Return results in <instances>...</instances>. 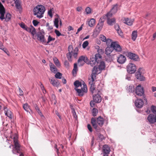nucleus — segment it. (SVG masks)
<instances>
[{
	"instance_id": "31",
	"label": "nucleus",
	"mask_w": 156,
	"mask_h": 156,
	"mask_svg": "<svg viewBox=\"0 0 156 156\" xmlns=\"http://www.w3.org/2000/svg\"><path fill=\"white\" fill-rule=\"evenodd\" d=\"M96 49H97V51L98 53L97 54H99L100 56V59H101V55L102 54L104 53V50L103 49H100V47L99 46H96Z\"/></svg>"
},
{
	"instance_id": "33",
	"label": "nucleus",
	"mask_w": 156,
	"mask_h": 156,
	"mask_svg": "<svg viewBox=\"0 0 156 156\" xmlns=\"http://www.w3.org/2000/svg\"><path fill=\"white\" fill-rule=\"evenodd\" d=\"M95 20L94 19H91L88 22V25L90 27H92L94 26Z\"/></svg>"
},
{
	"instance_id": "57",
	"label": "nucleus",
	"mask_w": 156,
	"mask_h": 156,
	"mask_svg": "<svg viewBox=\"0 0 156 156\" xmlns=\"http://www.w3.org/2000/svg\"><path fill=\"white\" fill-rule=\"evenodd\" d=\"M112 40L109 38L107 39L106 40V41L105 42H106V43L107 45H108L110 44V43H112Z\"/></svg>"
},
{
	"instance_id": "62",
	"label": "nucleus",
	"mask_w": 156,
	"mask_h": 156,
	"mask_svg": "<svg viewBox=\"0 0 156 156\" xmlns=\"http://www.w3.org/2000/svg\"><path fill=\"white\" fill-rule=\"evenodd\" d=\"M114 27L115 29L116 30V31L120 29L119 25L118 24H115V25Z\"/></svg>"
},
{
	"instance_id": "2",
	"label": "nucleus",
	"mask_w": 156,
	"mask_h": 156,
	"mask_svg": "<svg viewBox=\"0 0 156 156\" xmlns=\"http://www.w3.org/2000/svg\"><path fill=\"white\" fill-rule=\"evenodd\" d=\"M104 121V119L101 116H99L97 118H91V123L97 132H99L100 131L101 127L103 125Z\"/></svg>"
},
{
	"instance_id": "59",
	"label": "nucleus",
	"mask_w": 156,
	"mask_h": 156,
	"mask_svg": "<svg viewBox=\"0 0 156 156\" xmlns=\"http://www.w3.org/2000/svg\"><path fill=\"white\" fill-rule=\"evenodd\" d=\"M20 26L21 28H22L23 29L25 30L26 28V27H27V26L25 25V24L23 23H21L20 25Z\"/></svg>"
},
{
	"instance_id": "18",
	"label": "nucleus",
	"mask_w": 156,
	"mask_h": 156,
	"mask_svg": "<svg viewBox=\"0 0 156 156\" xmlns=\"http://www.w3.org/2000/svg\"><path fill=\"white\" fill-rule=\"evenodd\" d=\"M135 104L136 107L141 108L143 106L144 102L142 99H138L135 101Z\"/></svg>"
},
{
	"instance_id": "19",
	"label": "nucleus",
	"mask_w": 156,
	"mask_h": 156,
	"mask_svg": "<svg viewBox=\"0 0 156 156\" xmlns=\"http://www.w3.org/2000/svg\"><path fill=\"white\" fill-rule=\"evenodd\" d=\"M101 60L99 55L96 54L95 56H93L91 57L90 61H97V63H98L99 61H100Z\"/></svg>"
},
{
	"instance_id": "64",
	"label": "nucleus",
	"mask_w": 156,
	"mask_h": 156,
	"mask_svg": "<svg viewBox=\"0 0 156 156\" xmlns=\"http://www.w3.org/2000/svg\"><path fill=\"white\" fill-rule=\"evenodd\" d=\"M117 33H118L119 34V35L120 36L122 35V32L120 29L117 30Z\"/></svg>"
},
{
	"instance_id": "8",
	"label": "nucleus",
	"mask_w": 156,
	"mask_h": 156,
	"mask_svg": "<svg viewBox=\"0 0 156 156\" xmlns=\"http://www.w3.org/2000/svg\"><path fill=\"white\" fill-rule=\"evenodd\" d=\"M36 35L38 40L42 43H46V40L45 38L44 34L41 32H39L37 33Z\"/></svg>"
},
{
	"instance_id": "20",
	"label": "nucleus",
	"mask_w": 156,
	"mask_h": 156,
	"mask_svg": "<svg viewBox=\"0 0 156 156\" xmlns=\"http://www.w3.org/2000/svg\"><path fill=\"white\" fill-rule=\"evenodd\" d=\"M93 99L94 101L96 103H98L101 102V96L98 94L93 95Z\"/></svg>"
},
{
	"instance_id": "4",
	"label": "nucleus",
	"mask_w": 156,
	"mask_h": 156,
	"mask_svg": "<svg viewBox=\"0 0 156 156\" xmlns=\"http://www.w3.org/2000/svg\"><path fill=\"white\" fill-rule=\"evenodd\" d=\"M11 138H12V136H10ZM18 136L15 135L13 137L14 145H12V146L13 147L12 148V152L14 154H15L16 152L17 153H20V147L21 146L18 140Z\"/></svg>"
},
{
	"instance_id": "3",
	"label": "nucleus",
	"mask_w": 156,
	"mask_h": 156,
	"mask_svg": "<svg viewBox=\"0 0 156 156\" xmlns=\"http://www.w3.org/2000/svg\"><path fill=\"white\" fill-rule=\"evenodd\" d=\"M45 10V7L43 5H37L33 9L34 14L39 19L43 16V14Z\"/></svg>"
},
{
	"instance_id": "30",
	"label": "nucleus",
	"mask_w": 156,
	"mask_h": 156,
	"mask_svg": "<svg viewBox=\"0 0 156 156\" xmlns=\"http://www.w3.org/2000/svg\"><path fill=\"white\" fill-rule=\"evenodd\" d=\"M137 31L136 30H134L132 32L131 37L132 39L134 41H135L137 37Z\"/></svg>"
},
{
	"instance_id": "21",
	"label": "nucleus",
	"mask_w": 156,
	"mask_h": 156,
	"mask_svg": "<svg viewBox=\"0 0 156 156\" xmlns=\"http://www.w3.org/2000/svg\"><path fill=\"white\" fill-rule=\"evenodd\" d=\"M103 26V25L102 23H99L95 28V30L94 31V33H96L97 34H98L101 30Z\"/></svg>"
},
{
	"instance_id": "54",
	"label": "nucleus",
	"mask_w": 156,
	"mask_h": 156,
	"mask_svg": "<svg viewBox=\"0 0 156 156\" xmlns=\"http://www.w3.org/2000/svg\"><path fill=\"white\" fill-rule=\"evenodd\" d=\"M112 14L113 13L111 11L110 12L108 13L107 14L105 15L106 16V17H107V19L108 18H110V17L112 16Z\"/></svg>"
},
{
	"instance_id": "16",
	"label": "nucleus",
	"mask_w": 156,
	"mask_h": 156,
	"mask_svg": "<svg viewBox=\"0 0 156 156\" xmlns=\"http://www.w3.org/2000/svg\"><path fill=\"white\" fill-rule=\"evenodd\" d=\"M126 61V58L125 56L122 55H120L118 57L117 62L120 64H123Z\"/></svg>"
},
{
	"instance_id": "7",
	"label": "nucleus",
	"mask_w": 156,
	"mask_h": 156,
	"mask_svg": "<svg viewBox=\"0 0 156 156\" xmlns=\"http://www.w3.org/2000/svg\"><path fill=\"white\" fill-rule=\"evenodd\" d=\"M143 69L142 68H140L135 74L136 78L140 81L145 80V77L143 75Z\"/></svg>"
},
{
	"instance_id": "58",
	"label": "nucleus",
	"mask_w": 156,
	"mask_h": 156,
	"mask_svg": "<svg viewBox=\"0 0 156 156\" xmlns=\"http://www.w3.org/2000/svg\"><path fill=\"white\" fill-rule=\"evenodd\" d=\"M87 127L88 129L89 130V131L90 132H92L93 130L92 128L91 127V126L90 124H88L87 125Z\"/></svg>"
},
{
	"instance_id": "63",
	"label": "nucleus",
	"mask_w": 156,
	"mask_h": 156,
	"mask_svg": "<svg viewBox=\"0 0 156 156\" xmlns=\"http://www.w3.org/2000/svg\"><path fill=\"white\" fill-rule=\"evenodd\" d=\"M95 101H94H94H91L90 102V106L92 107H93L94 106V105H95Z\"/></svg>"
},
{
	"instance_id": "39",
	"label": "nucleus",
	"mask_w": 156,
	"mask_h": 156,
	"mask_svg": "<svg viewBox=\"0 0 156 156\" xmlns=\"http://www.w3.org/2000/svg\"><path fill=\"white\" fill-rule=\"evenodd\" d=\"M11 18V15L9 13H7L5 15V18L4 17L5 20L7 21H9Z\"/></svg>"
},
{
	"instance_id": "32",
	"label": "nucleus",
	"mask_w": 156,
	"mask_h": 156,
	"mask_svg": "<svg viewBox=\"0 0 156 156\" xmlns=\"http://www.w3.org/2000/svg\"><path fill=\"white\" fill-rule=\"evenodd\" d=\"M23 107L24 109L26 112H30V106L28 105L27 103H26L23 105Z\"/></svg>"
},
{
	"instance_id": "38",
	"label": "nucleus",
	"mask_w": 156,
	"mask_h": 156,
	"mask_svg": "<svg viewBox=\"0 0 156 156\" xmlns=\"http://www.w3.org/2000/svg\"><path fill=\"white\" fill-rule=\"evenodd\" d=\"M98 113V110L95 108H94L92 110V114L94 116H96Z\"/></svg>"
},
{
	"instance_id": "22",
	"label": "nucleus",
	"mask_w": 156,
	"mask_h": 156,
	"mask_svg": "<svg viewBox=\"0 0 156 156\" xmlns=\"http://www.w3.org/2000/svg\"><path fill=\"white\" fill-rule=\"evenodd\" d=\"M87 60V58L86 57L82 56L79 57L78 60V63L79 64L81 62L83 64L84 63V62H86Z\"/></svg>"
},
{
	"instance_id": "41",
	"label": "nucleus",
	"mask_w": 156,
	"mask_h": 156,
	"mask_svg": "<svg viewBox=\"0 0 156 156\" xmlns=\"http://www.w3.org/2000/svg\"><path fill=\"white\" fill-rule=\"evenodd\" d=\"M77 71V64L75 63L74 65V68L73 70V74H76V72Z\"/></svg>"
},
{
	"instance_id": "35",
	"label": "nucleus",
	"mask_w": 156,
	"mask_h": 156,
	"mask_svg": "<svg viewBox=\"0 0 156 156\" xmlns=\"http://www.w3.org/2000/svg\"><path fill=\"white\" fill-rule=\"evenodd\" d=\"M111 47H107L105 50V53L107 55H109L112 52V50L111 49Z\"/></svg>"
},
{
	"instance_id": "24",
	"label": "nucleus",
	"mask_w": 156,
	"mask_h": 156,
	"mask_svg": "<svg viewBox=\"0 0 156 156\" xmlns=\"http://www.w3.org/2000/svg\"><path fill=\"white\" fill-rule=\"evenodd\" d=\"M49 80L51 83L54 86L57 87L59 84V83L58 82V80H55L54 78L49 79Z\"/></svg>"
},
{
	"instance_id": "34",
	"label": "nucleus",
	"mask_w": 156,
	"mask_h": 156,
	"mask_svg": "<svg viewBox=\"0 0 156 156\" xmlns=\"http://www.w3.org/2000/svg\"><path fill=\"white\" fill-rule=\"evenodd\" d=\"M90 90L92 94L96 93L97 92L96 90L95 89L94 84L90 85Z\"/></svg>"
},
{
	"instance_id": "6",
	"label": "nucleus",
	"mask_w": 156,
	"mask_h": 156,
	"mask_svg": "<svg viewBox=\"0 0 156 156\" xmlns=\"http://www.w3.org/2000/svg\"><path fill=\"white\" fill-rule=\"evenodd\" d=\"M127 70L130 74L134 73L136 70V66L134 64L129 63L127 66Z\"/></svg>"
},
{
	"instance_id": "23",
	"label": "nucleus",
	"mask_w": 156,
	"mask_h": 156,
	"mask_svg": "<svg viewBox=\"0 0 156 156\" xmlns=\"http://www.w3.org/2000/svg\"><path fill=\"white\" fill-rule=\"evenodd\" d=\"M4 110L5 111V115L9 118L11 119L12 118V113L9 110H7V108L6 107H4Z\"/></svg>"
},
{
	"instance_id": "45",
	"label": "nucleus",
	"mask_w": 156,
	"mask_h": 156,
	"mask_svg": "<svg viewBox=\"0 0 156 156\" xmlns=\"http://www.w3.org/2000/svg\"><path fill=\"white\" fill-rule=\"evenodd\" d=\"M62 76V74L61 73L59 72H58L55 75V77L56 78L61 79Z\"/></svg>"
},
{
	"instance_id": "51",
	"label": "nucleus",
	"mask_w": 156,
	"mask_h": 156,
	"mask_svg": "<svg viewBox=\"0 0 156 156\" xmlns=\"http://www.w3.org/2000/svg\"><path fill=\"white\" fill-rule=\"evenodd\" d=\"M89 43L87 41H84L82 47L83 48H85L88 45Z\"/></svg>"
},
{
	"instance_id": "28",
	"label": "nucleus",
	"mask_w": 156,
	"mask_h": 156,
	"mask_svg": "<svg viewBox=\"0 0 156 156\" xmlns=\"http://www.w3.org/2000/svg\"><path fill=\"white\" fill-rule=\"evenodd\" d=\"M96 79V76L91 74V78L89 79V83L90 85L94 84V82Z\"/></svg>"
},
{
	"instance_id": "17",
	"label": "nucleus",
	"mask_w": 156,
	"mask_h": 156,
	"mask_svg": "<svg viewBox=\"0 0 156 156\" xmlns=\"http://www.w3.org/2000/svg\"><path fill=\"white\" fill-rule=\"evenodd\" d=\"M123 23L129 26H131L134 21L133 20H131L128 18H124L122 19Z\"/></svg>"
},
{
	"instance_id": "11",
	"label": "nucleus",
	"mask_w": 156,
	"mask_h": 156,
	"mask_svg": "<svg viewBox=\"0 0 156 156\" xmlns=\"http://www.w3.org/2000/svg\"><path fill=\"white\" fill-rule=\"evenodd\" d=\"M102 151L104 156H108L111 150L108 145H105L103 146Z\"/></svg>"
},
{
	"instance_id": "29",
	"label": "nucleus",
	"mask_w": 156,
	"mask_h": 156,
	"mask_svg": "<svg viewBox=\"0 0 156 156\" xmlns=\"http://www.w3.org/2000/svg\"><path fill=\"white\" fill-rule=\"evenodd\" d=\"M98 64H99L98 65V67L101 71L104 69L105 68V65L104 62L102 61L101 60L100 61H99V63Z\"/></svg>"
},
{
	"instance_id": "44",
	"label": "nucleus",
	"mask_w": 156,
	"mask_h": 156,
	"mask_svg": "<svg viewBox=\"0 0 156 156\" xmlns=\"http://www.w3.org/2000/svg\"><path fill=\"white\" fill-rule=\"evenodd\" d=\"M85 12L87 14H90L91 13V9L89 7H87L85 9Z\"/></svg>"
},
{
	"instance_id": "14",
	"label": "nucleus",
	"mask_w": 156,
	"mask_h": 156,
	"mask_svg": "<svg viewBox=\"0 0 156 156\" xmlns=\"http://www.w3.org/2000/svg\"><path fill=\"white\" fill-rule=\"evenodd\" d=\"M5 13V9L3 5L0 2V19L2 20L4 19V15Z\"/></svg>"
},
{
	"instance_id": "13",
	"label": "nucleus",
	"mask_w": 156,
	"mask_h": 156,
	"mask_svg": "<svg viewBox=\"0 0 156 156\" xmlns=\"http://www.w3.org/2000/svg\"><path fill=\"white\" fill-rule=\"evenodd\" d=\"M127 55L129 58L134 61H137L138 60L139 57L138 55L129 52L128 53Z\"/></svg>"
},
{
	"instance_id": "15",
	"label": "nucleus",
	"mask_w": 156,
	"mask_h": 156,
	"mask_svg": "<svg viewBox=\"0 0 156 156\" xmlns=\"http://www.w3.org/2000/svg\"><path fill=\"white\" fill-rule=\"evenodd\" d=\"M101 71L98 67L96 66L94 67L92 70V74L96 76V75L100 73Z\"/></svg>"
},
{
	"instance_id": "12",
	"label": "nucleus",
	"mask_w": 156,
	"mask_h": 156,
	"mask_svg": "<svg viewBox=\"0 0 156 156\" xmlns=\"http://www.w3.org/2000/svg\"><path fill=\"white\" fill-rule=\"evenodd\" d=\"M15 4V6L16 9L19 12L22 11V8L21 5V0H13Z\"/></svg>"
},
{
	"instance_id": "52",
	"label": "nucleus",
	"mask_w": 156,
	"mask_h": 156,
	"mask_svg": "<svg viewBox=\"0 0 156 156\" xmlns=\"http://www.w3.org/2000/svg\"><path fill=\"white\" fill-rule=\"evenodd\" d=\"M55 32L56 35L58 37H59L60 36H64L63 34H62L58 30H55Z\"/></svg>"
},
{
	"instance_id": "56",
	"label": "nucleus",
	"mask_w": 156,
	"mask_h": 156,
	"mask_svg": "<svg viewBox=\"0 0 156 156\" xmlns=\"http://www.w3.org/2000/svg\"><path fill=\"white\" fill-rule=\"evenodd\" d=\"M33 23L34 26H37L39 22L36 20H34L33 21Z\"/></svg>"
},
{
	"instance_id": "1",
	"label": "nucleus",
	"mask_w": 156,
	"mask_h": 156,
	"mask_svg": "<svg viewBox=\"0 0 156 156\" xmlns=\"http://www.w3.org/2000/svg\"><path fill=\"white\" fill-rule=\"evenodd\" d=\"M74 86L76 87L74 89L78 93V95L82 97L87 91V88L86 84L84 83L83 84L78 80L76 81L74 83Z\"/></svg>"
},
{
	"instance_id": "25",
	"label": "nucleus",
	"mask_w": 156,
	"mask_h": 156,
	"mask_svg": "<svg viewBox=\"0 0 156 156\" xmlns=\"http://www.w3.org/2000/svg\"><path fill=\"white\" fill-rule=\"evenodd\" d=\"M49 66L51 71L54 73H56L57 71V70L55 66L51 63H50Z\"/></svg>"
},
{
	"instance_id": "37",
	"label": "nucleus",
	"mask_w": 156,
	"mask_h": 156,
	"mask_svg": "<svg viewBox=\"0 0 156 156\" xmlns=\"http://www.w3.org/2000/svg\"><path fill=\"white\" fill-rule=\"evenodd\" d=\"M53 60L54 63L57 66L59 67L60 66V64L59 61L55 57H54L53 58Z\"/></svg>"
},
{
	"instance_id": "43",
	"label": "nucleus",
	"mask_w": 156,
	"mask_h": 156,
	"mask_svg": "<svg viewBox=\"0 0 156 156\" xmlns=\"http://www.w3.org/2000/svg\"><path fill=\"white\" fill-rule=\"evenodd\" d=\"M58 18H55L54 21V24L57 28H58Z\"/></svg>"
},
{
	"instance_id": "49",
	"label": "nucleus",
	"mask_w": 156,
	"mask_h": 156,
	"mask_svg": "<svg viewBox=\"0 0 156 156\" xmlns=\"http://www.w3.org/2000/svg\"><path fill=\"white\" fill-rule=\"evenodd\" d=\"M151 112L154 114H156V107L152 105L151 107Z\"/></svg>"
},
{
	"instance_id": "55",
	"label": "nucleus",
	"mask_w": 156,
	"mask_h": 156,
	"mask_svg": "<svg viewBox=\"0 0 156 156\" xmlns=\"http://www.w3.org/2000/svg\"><path fill=\"white\" fill-rule=\"evenodd\" d=\"M46 26L47 27V29H48V30H50L53 29V27H52V26H50L49 25V24L48 23H47Z\"/></svg>"
},
{
	"instance_id": "40",
	"label": "nucleus",
	"mask_w": 156,
	"mask_h": 156,
	"mask_svg": "<svg viewBox=\"0 0 156 156\" xmlns=\"http://www.w3.org/2000/svg\"><path fill=\"white\" fill-rule=\"evenodd\" d=\"M55 38H52L50 35H49L48 37V41L47 42L46 41V44H48L49 42H50L51 41H55Z\"/></svg>"
},
{
	"instance_id": "46",
	"label": "nucleus",
	"mask_w": 156,
	"mask_h": 156,
	"mask_svg": "<svg viewBox=\"0 0 156 156\" xmlns=\"http://www.w3.org/2000/svg\"><path fill=\"white\" fill-rule=\"evenodd\" d=\"M117 10V5H115L111 10V12L114 14L116 12Z\"/></svg>"
},
{
	"instance_id": "60",
	"label": "nucleus",
	"mask_w": 156,
	"mask_h": 156,
	"mask_svg": "<svg viewBox=\"0 0 156 156\" xmlns=\"http://www.w3.org/2000/svg\"><path fill=\"white\" fill-rule=\"evenodd\" d=\"M64 65L66 68H68L69 66V63L67 61L64 62Z\"/></svg>"
},
{
	"instance_id": "53",
	"label": "nucleus",
	"mask_w": 156,
	"mask_h": 156,
	"mask_svg": "<svg viewBox=\"0 0 156 156\" xmlns=\"http://www.w3.org/2000/svg\"><path fill=\"white\" fill-rule=\"evenodd\" d=\"M96 62L97 63V61H90L89 64H90L91 66H93L95 64Z\"/></svg>"
},
{
	"instance_id": "42",
	"label": "nucleus",
	"mask_w": 156,
	"mask_h": 156,
	"mask_svg": "<svg viewBox=\"0 0 156 156\" xmlns=\"http://www.w3.org/2000/svg\"><path fill=\"white\" fill-rule=\"evenodd\" d=\"M31 31L30 33H31L33 36H34L36 33L35 29L33 27H31Z\"/></svg>"
},
{
	"instance_id": "26",
	"label": "nucleus",
	"mask_w": 156,
	"mask_h": 156,
	"mask_svg": "<svg viewBox=\"0 0 156 156\" xmlns=\"http://www.w3.org/2000/svg\"><path fill=\"white\" fill-rule=\"evenodd\" d=\"M127 91L130 93H132L134 90V86L132 85L127 86L126 88Z\"/></svg>"
},
{
	"instance_id": "47",
	"label": "nucleus",
	"mask_w": 156,
	"mask_h": 156,
	"mask_svg": "<svg viewBox=\"0 0 156 156\" xmlns=\"http://www.w3.org/2000/svg\"><path fill=\"white\" fill-rule=\"evenodd\" d=\"M98 137L99 139L101 141L104 140L105 139V137L101 133H99L98 134Z\"/></svg>"
},
{
	"instance_id": "5",
	"label": "nucleus",
	"mask_w": 156,
	"mask_h": 156,
	"mask_svg": "<svg viewBox=\"0 0 156 156\" xmlns=\"http://www.w3.org/2000/svg\"><path fill=\"white\" fill-rule=\"evenodd\" d=\"M110 46L111 48L116 52H121L122 50L121 47L117 42H112Z\"/></svg>"
},
{
	"instance_id": "48",
	"label": "nucleus",
	"mask_w": 156,
	"mask_h": 156,
	"mask_svg": "<svg viewBox=\"0 0 156 156\" xmlns=\"http://www.w3.org/2000/svg\"><path fill=\"white\" fill-rule=\"evenodd\" d=\"M106 17V16H102L99 20V23H102L103 25L104 22L105 21V19Z\"/></svg>"
},
{
	"instance_id": "50",
	"label": "nucleus",
	"mask_w": 156,
	"mask_h": 156,
	"mask_svg": "<svg viewBox=\"0 0 156 156\" xmlns=\"http://www.w3.org/2000/svg\"><path fill=\"white\" fill-rule=\"evenodd\" d=\"M100 38L101 41L104 42L106 41L107 39L106 37L103 35H100Z\"/></svg>"
},
{
	"instance_id": "36",
	"label": "nucleus",
	"mask_w": 156,
	"mask_h": 156,
	"mask_svg": "<svg viewBox=\"0 0 156 156\" xmlns=\"http://www.w3.org/2000/svg\"><path fill=\"white\" fill-rule=\"evenodd\" d=\"M78 51L79 50L78 47L75 48L73 50V55L75 58H76L77 57Z\"/></svg>"
},
{
	"instance_id": "10",
	"label": "nucleus",
	"mask_w": 156,
	"mask_h": 156,
	"mask_svg": "<svg viewBox=\"0 0 156 156\" xmlns=\"http://www.w3.org/2000/svg\"><path fill=\"white\" fill-rule=\"evenodd\" d=\"M69 52L66 54V57L69 61H71V57L73 54V48L72 45H70L68 48Z\"/></svg>"
},
{
	"instance_id": "27",
	"label": "nucleus",
	"mask_w": 156,
	"mask_h": 156,
	"mask_svg": "<svg viewBox=\"0 0 156 156\" xmlns=\"http://www.w3.org/2000/svg\"><path fill=\"white\" fill-rule=\"evenodd\" d=\"M115 22V19L114 18L110 19L108 18L107 20V23L109 25H112Z\"/></svg>"
},
{
	"instance_id": "61",
	"label": "nucleus",
	"mask_w": 156,
	"mask_h": 156,
	"mask_svg": "<svg viewBox=\"0 0 156 156\" xmlns=\"http://www.w3.org/2000/svg\"><path fill=\"white\" fill-rule=\"evenodd\" d=\"M19 95L20 96H22L23 95V92L22 90L21 89V88L19 87Z\"/></svg>"
},
{
	"instance_id": "9",
	"label": "nucleus",
	"mask_w": 156,
	"mask_h": 156,
	"mask_svg": "<svg viewBox=\"0 0 156 156\" xmlns=\"http://www.w3.org/2000/svg\"><path fill=\"white\" fill-rule=\"evenodd\" d=\"M135 91L136 94L139 96H142L144 93L143 88L140 85L136 87Z\"/></svg>"
}]
</instances>
